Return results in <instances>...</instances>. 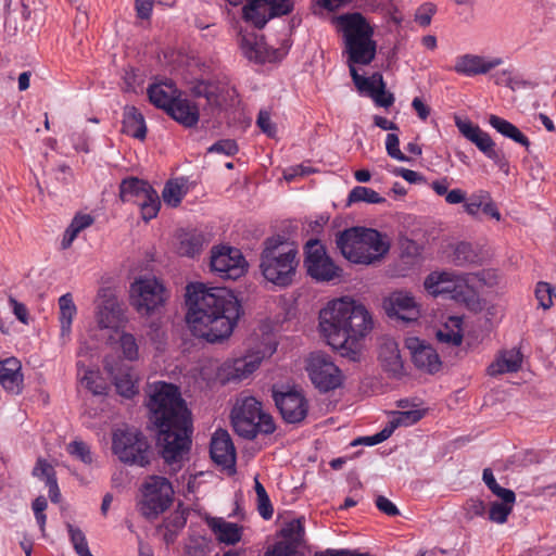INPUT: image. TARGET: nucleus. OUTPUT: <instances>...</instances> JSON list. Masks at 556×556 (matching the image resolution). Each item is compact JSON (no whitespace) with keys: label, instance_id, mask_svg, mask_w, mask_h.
Segmentation results:
<instances>
[{"label":"nucleus","instance_id":"50","mask_svg":"<svg viewBox=\"0 0 556 556\" xmlns=\"http://www.w3.org/2000/svg\"><path fill=\"white\" fill-rule=\"evenodd\" d=\"M515 502H493L489 509V519L496 523H505L513 511Z\"/></svg>","mask_w":556,"mask_h":556},{"label":"nucleus","instance_id":"23","mask_svg":"<svg viewBox=\"0 0 556 556\" xmlns=\"http://www.w3.org/2000/svg\"><path fill=\"white\" fill-rule=\"evenodd\" d=\"M174 121L184 127H194L200 119L199 106L190 99L182 98L181 94L165 111Z\"/></svg>","mask_w":556,"mask_h":556},{"label":"nucleus","instance_id":"22","mask_svg":"<svg viewBox=\"0 0 556 556\" xmlns=\"http://www.w3.org/2000/svg\"><path fill=\"white\" fill-rule=\"evenodd\" d=\"M454 122L462 136L473 143L486 157L496 150L495 142L491 136L482 130L479 125L473 124L469 119H463L459 116H455Z\"/></svg>","mask_w":556,"mask_h":556},{"label":"nucleus","instance_id":"49","mask_svg":"<svg viewBox=\"0 0 556 556\" xmlns=\"http://www.w3.org/2000/svg\"><path fill=\"white\" fill-rule=\"evenodd\" d=\"M472 289L469 287L466 278L457 275L447 298L456 302H467L472 296Z\"/></svg>","mask_w":556,"mask_h":556},{"label":"nucleus","instance_id":"54","mask_svg":"<svg viewBox=\"0 0 556 556\" xmlns=\"http://www.w3.org/2000/svg\"><path fill=\"white\" fill-rule=\"evenodd\" d=\"M67 530L74 549L79 556L86 555L88 552H90L86 536L79 528H75L74 526L68 525Z\"/></svg>","mask_w":556,"mask_h":556},{"label":"nucleus","instance_id":"58","mask_svg":"<svg viewBox=\"0 0 556 556\" xmlns=\"http://www.w3.org/2000/svg\"><path fill=\"white\" fill-rule=\"evenodd\" d=\"M386 150L389 156L400 162H409L410 159L400 150V139L395 134H388L386 138Z\"/></svg>","mask_w":556,"mask_h":556},{"label":"nucleus","instance_id":"42","mask_svg":"<svg viewBox=\"0 0 556 556\" xmlns=\"http://www.w3.org/2000/svg\"><path fill=\"white\" fill-rule=\"evenodd\" d=\"M482 479H483L484 483L486 484V486L491 490V492L494 495H496L497 497H500L502 501H504V502H515L516 501V495H515L514 491H511L509 489L502 488L497 483V481L490 468H485L483 470Z\"/></svg>","mask_w":556,"mask_h":556},{"label":"nucleus","instance_id":"6","mask_svg":"<svg viewBox=\"0 0 556 556\" xmlns=\"http://www.w3.org/2000/svg\"><path fill=\"white\" fill-rule=\"evenodd\" d=\"M345 43L349 64L368 65L376 56L377 45L372 40L374 29L358 12L334 17Z\"/></svg>","mask_w":556,"mask_h":556},{"label":"nucleus","instance_id":"35","mask_svg":"<svg viewBox=\"0 0 556 556\" xmlns=\"http://www.w3.org/2000/svg\"><path fill=\"white\" fill-rule=\"evenodd\" d=\"M94 218L90 214H77L72 219L70 226L66 228L61 245L63 249H68L73 241L77 238L79 232L91 226Z\"/></svg>","mask_w":556,"mask_h":556},{"label":"nucleus","instance_id":"20","mask_svg":"<svg viewBox=\"0 0 556 556\" xmlns=\"http://www.w3.org/2000/svg\"><path fill=\"white\" fill-rule=\"evenodd\" d=\"M383 306L390 317H396L404 321L417 320L420 313L414 296L404 291L393 292L384 301Z\"/></svg>","mask_w":556,"mask_h":556},{"label":"nucleus","instance_id":"30","mask_svg":"<svg viewBox=\"0 0 556 556\" xmlns=\"http://www.w3.org/2000/svg\"><path fill=\"white\" fill-rule=\"evenodd\" d=\"M208 526L218 541L226 544H236L241 539V529L238 525L225 521L222 518H212Z\"/></svg>","mask_w":556,"mask_h":556},{"label":"nucleus","instance_id":"46","mask_svg":"<svg viewBox=\"0 0 556 556\" xmlns=\"http://www.w3.org/2000/svg\"><path fill=\"white\" fill-rule=\"evenodd\" d=\"M211 552L212 542L204 536L190 538L185 547V556H210Z\"/></svg>","mask_w":556,"mask_h":556},{"label":"nucleus","instance_id":"17","mask_svg":"<svg viewBox=\"0 0 556 556\" xmlns=\"http://www.w3.org/2000/svg\"><path fill=\"white\" fill-rule=\"evenodd\" d=\"M406 348L410 351L414 365L429 374L441 369L442 363L437 351L416 337L406 339Z\"/></svg>","mask_w":556,"mask_h":556},{"label":"nucleus","instance_id":"64","mask_svg":"<svg viewBox=\"0 0 556 556\" xmlns=\"http://www.w3.org/2000/svg\"><path fill=\"white\" fill-rule=\"evenodd\" d=\"M314 556H370L369 553H359L352 549H333L327 548L325 551L316 552Z\"/></svg>","mask_w":556,"mask_h":556},{"label":"nucleus","instance_id":"34","mask_svg":"<svg viewBox=\"0 0 556 556\" xmlns=\"http://www.w3.org/2000/svg\"><path fill=\"white\" fill-rule=\"evenodd\" d=\"M204 242L205 239L201 232H185L180 236L177 251L182 256L194 257L201 253Z\"/></svg>","mask_w":556,"mask_h":556},{"label":"nucleus","instance_id":"53","mask_svg":"<svg viewBox=\"0 0 556 556\" xmlns=\"http://www.w3.org/2000/svg\"><path fill=\"white\" fill-rule=\"evenodd\" d=\"M67 452L79 459L86 465H90L92 463V455L90 447L87 443L83 441H73L67 445Z\"/></svg>","mask_w":556,"mask_h":556},{"label":"nucleus","instance_id":"21","mask_svg":"<svg viewBox=\"0 0 556 556\" xmlns=\"http://www.w3.org/2000/svg\"><path fill=\"white\" fill-rule=\"evenodd\" d=\"M454 122L462 136L473 143L486 157L496 150L495 142L491 136L482 130L479 125L473 124L469 119H463L459 116H455Z\"/></svg>","mask_w":556,"mask_h":556},{"label":"nucleus","instance_id":"57","mask_svg":"<svg viewBox=\"0 0 556 556\" xmlns=\"http://www.w3.org/2000/svg\"><path fill=\"white\" fill-rule=\"evenodd\" d=\"M554 289L553 287L544 281H540L535 288V298L539 301V305L547 309L553 305Z\"/></svg>","mask_w":556,"mask_h":556},{"label":"nucleus","instance_id":"5","mask_svg":"<svg viewBox=\"0 0 556 556\" xmlns=\"http://www.w3.org/2000/svg\"><path fill=\"white\" fill-rule=\"evenodd\" d=\"M342 255L352 263L371 264L390 249L382 235L371 228L353 227L339 233L336 240Z\"/></svg>","mask_w":556,"mask_h":556},{"label":"nucleus","instance_id":"55","mask_svg":"<svg viewBox=\"0 0 556 556\" xmlns=\"http://www.w3.org/2000/svg\"><path fill=\"white\" fill-rule=\"evenodd\" d=\"M354 65L355 64H349L350 74L352 76L353 83L355 84L358 91H367L370 94L378 85V79H375L374 75L368 78L359 75Z\"/></svg>","mask_w":556,"mask_h":556},{"label":"nucleus","instance_id":"26","mask_svg":"<svg viewBox=\"0 0 556 556\" xmlns=\"http://www.w3.org/2000/svg\"><path fill=\"white\" fill-rule=\"evenodd\" d=\"M123 320V309L115 298H108L102 301L97 312V323L102 329L118 327Z\"/></svg>","mask_w":556,"mask_h":556},{"label":"nucleus","instance_id":"36","mask_svg":"<svg viewBox=\"0 0 556 556\" xmlns=\"http://www.w3.org/2000/svg\"><path fill=\"white\" fill-rule=\"evenodd\" d=\"M294 9L293 0H266V7L260 12L264 16L265 25L271 18L290 14Z\"/></svg>","mask_w":556,"mask_h":556},{"label":"nucleus","instance_id":"51","mask_svg":"<svg viewBox=\"0 0 556 556\" xmlns=\"http://www.w3.org/2000/svg\"><path fill=\"white\" fill-rule=\"evenodd\" d=\"M123 355L128 361H136L139 355L136 338L131 333L124 332L119 337Z\"/></svg>","mask_w":556,"mask_h":556},{"label":"nucleus","instance_id":"15","mask_svg":"<svg viewBox=\"0 0 556 556\" xmlns=\"http://www.w3.org/2000/svg\"><path fill=\"white\" fill-rule=\"evenodd\" d=\"M304 264L307 274L317 281H330L340 275V268L326 254L324 245L315 239L305 245Z\"/></svg>","mask_w":556,"mask_h":556},{"label":"nucleus","instance_id":"10","mask_svg":"<svg viewBox=\"0 0 556 556\" xmlns=\"http://www.w3.org/2000/svg\"><path fill=\"white\" fill-rule=\"evenodd\" d=\"M168 296L163 282L155 277H139L129 288L130 304L142 316L157 312Z\"/></svg>","mask_w":556,"mask_h":556},{"label":"nucleus","instance_id":"28","mask_svg":"<svg viewBox=\"0 0 556 556\" xmlns=\"http://www.w3.org/2000/svg\"><path fill=\"white\" fill-rule=\"evenodd\" d=\"M522 363V354L517 349L504 351L495 362H493L488 372L491 376L502 375L505 372H516L520 369Z\"/></svg>","mask_w":556,"mask_h":556},{"label":"nucleus","instance_id":"63","mask_svg":"<svg viewBox=\"0 0 556 556\" xmlns=\"http://www.w3.org/2000/svg\"><path fill=\"white\" fill-rule=\"evenodd\" d=\"M464 508L466 511V517L470 520L476 517H481L485 514V504L479 498H469L466 502Z\"/></svg>","mask_w":556,"mask_h":556},{"label":"nucleus","instance_id":"47","mask_svg":"<svg viewBox=\"0 0 556 556\" xmlns=\"http://www.w3.org/2000/svg\"><path fill=\"white\" fill-rule=\"evenodd\" d=\"M258 361L248 362L245 359H236L232 364V371L228 374V380H242L249 377L258 367Z\"/></svg>","mask_w":556,"mask_h":556},{"label":"nucleus","instance_id":"56","mask_svg":"<svg viewBox=\"0 0 556 556\" xmlns=\"http://www.w3.org/2000/svg\"><path fill=\"white\" fill-rule=\"evenodd\" d=\"M238 151V143L233 139H220L207 148V153H218L227 156H233Z\"/></svg>","mask_w":556,"mask_h":556},{"label":"nucleus","instance_id":"24","mask_svg":"<svg viewBox=\"0 0 556 556\" xmlns=\"http://www.w3.org/2000/svg\"><path fill=\"white\" fill-rule=\"evenodd\" d=\"M148 97L150 102L164 111L180 96L176 84L172 79H165L153 83L148 87Z\"/></svg>","mask_w":556,"mask_h":556},{"label":"nucleus","instance_id":"12","mask_svg":"<svg viewBox=\"0 0 556 556\" xmlns=\"http://www.w3.org/2000/svg\"><path fill=\"white\" fill-rule=\"evenodd\" d=\"M306 370L312 383L320 392L334 390L343 382L340 368L330 356L323 353H313L309 356Z\"/></svg>","mask_w":556,"mask_h":556},{"label":"nucleus","instance_id":"25","mask_svg":"<svg viewBox=\"0 0 556 556\" xmlns=\"http://www.w3.org/2000/svg\"><path fill=\"white\" fill-rule=\"evenodd\" d=\"M0 384L5 391L14 394L22 391V364L16 357L0 361Z\"/></svg>","mask_w":556,"mask_h":556},{"label":"nucleus","instance_id":"1","mask_svg":"<svg viewBox=\"0 0 556 556\" xmlns=\"http://www.w3.org/2000/svg\"><path fill=\"white\" fill-rule=\"evenodd\" d=\"M147 406L155 426L156 444L170 473L182 467L191 446L190 414L178 387L167 382L152 386Z\"/></svg>","mask_w":556,"mask_h":556},{"label":"nucleus","instance_id":"48","mask_svg":"<svg viewBox=\"0 0 556 556\" xmlns=\"http://www.w3.org/2000/svg\"><path fill=\"white\" fill-rule=\"evenodd\" d=\"M254 489L257 497L258 513L264 519L268 520L273 517L274 514V508L270 503L269 496L264 485L257 479H255Z\"/></svg>","mask_w":556,"mask_h":556},{"label":"nucleus","instance_id":"62","mask_svg":"<svg viewBox=\"0 0 556 556\" xmlns=\"http://www.w3.org/2000/svg\"><path fill=\"white\" fill-rule=\"evenodd\" d=\"M47 506H48V503L43 496H38L33 502V505H31L36 521H37L41 532H45V529H46L47 516L45 514V510H46Z\"/></svg>","mask_w":556,"mask_h":556},{"label":"nucleus","instance_id":"2","mask_svg":"<svg viewBox=\"0 0 556 556\" xmlns=\"http://www.w3.org/2000/svg\"><path fill=\"white\" fill-rule=\"evenodd\" d=\"M186 305L190 330L211 343L229 338L240 316V303L229 290L201 282L187 286Z\"/></svg>","mask_w":556,"mask_h":556},{"label":"nucleus","instance_id":"61","mask_svg":"<svg viewBox=\"0 0 556 556\" xmlns=\"http://www.w3.org/2000/svg\"><path fill=\"white\" fill-rule=\"evenodd\" d=\"M489 124L501 135H503L506 138H509L511 136V132L517 128L514 124L510 122L497 116V115H491L489 117Z\"/></svg>","mask_w":556,"mask_h":556},{"label":"nucleus","instance_id":"39","mask_svg":"<svg viewBox=\"0 0 556 556\" xmlns=\"http://www.w3.org/2000/svg\"><path fill=\"white\" fill-rule=\"evenodd\" d=\"M452 260L455 265L464 266L467 264H477L480 257L472 244L468 242H459L454 249Z\"/></svg>","mask_w":556,"mask_h":556},{"label":"nucleus","instance_id":"14","mask_svg":"<svg viewBox=\"0 0 556 556\" xmlns=\"http://www.w3.org/2000/svg\"><path fill=\"white\" fill-rule=\"evenodd\" d=\"M210 266L218 277L230 280L240 278L247 270V262L241 251L228 245L212 249Z\"/></svg>","mask_w":556,"mask_h":556},{"label":"nucleus","instance_id":"37","mask_svg":"<svg viewBox=\"0 0 556 556\" xmlns=\"http://www.w3.org/2000/svg\"><path fill=\"white\" fill-rule=\"evenodd\" d=\"M264 7H266V0H247V4L242 8L243 20L251 23L255 28H264L265 20L260 14Z\"/></svg>","mask_w":556,"mask_h":556},{"label":"nucleus","instance_id":"7","mask_svg":"<svg viewBox=\"0 0 556 556\" xmlns=\"http://www.w3.org/2000/svg\"><path fill=\"white\" fill-rule=\"evenodd\" d=\"M230 417L235 432L247 440H253L258 434L268 435L276 430L273 416L263 410L256 397L245 393L237 397Z\"/></svg>","mask_w":556,"mask_h":556},{"label":"nucleus","instance_id":"18","mask_svg":"<svg viewBox=\"0 0 556 556\" xmlns=\"http://www.w3.org/2000/svg\"><path fill=\"white\" fill-rule=\"evenodd\" d=\"M503 64V59H485L478 54L466 53L455 59L453 71L459 75L473 77L483 75Z\"/></svg>","mask_w":556,"mask_h":556},{"label":"nucleus","instance_id":"16","mask_svg":"<svg viewBox=\"0 0 556 556\" xmlns=\"http://www.w3.org/2000/svg\"><path fill=\"white\" fill-rule=\"evenodd\" d=\"M104 368L112 377L119 395L131 399L138 394L139 378L135 374L132 366L125 364L123 361H118L114 365L106 362Z\"/></svg>","mask_w":556,"mask_h":556},{"label":"nucleus","instance_id":"13","mask_svg":"<svg viewBox=\"0 0 556 556\" xmlns=\"http://www.w3.org/2000/svg\"><path fill=\"white\" fill-rule=\"evenodd\" d=\"M273 399L282 419L287 424L298 425L304 421L309 404L302 390L296 388H273Z\"/></svg>","mask_w":556,"mask_h":556},{"label":"nucleus","instance_id":"33","mask_svg":"<svg viewBox=\"0 0 556 556\" xmlns=\"http://www.w3.org/2000/svg\"><path fill=\"white\" fill-rule=\"evenodd\" d=\"M462 324L460 317H450L448 321L437 331L438 341L452 346L460 345L463 341Z\"/></svg>","mask_w":556,"mask_h":556},{"label":"nucleus","instance_id":"32","mask_svg":"<svg viewBox=\"0 0 556 556\" xmlns=\"http://www.w3.org/2000/svg\"><path fill=\"white\" fill-rule=\"evenodd\" d=\"M239 45L243 55L255 62H263L265 60L263 53V42L254 33H239Z\"/></svg>","mask_w":556,"mask_h":556},{"label":"nucleus","instance_id":"45","mask_svg":"<svg viewBox=\"0 0 556 556\" xmlns=\"http://www.w3.org/2000/svg\"><path fill=\"white\" fill-rule=\"evenodd\" d=\"M422 417L424 412L419 409L397 412L388 427L392 429L393 433L396 428L412 426L418 422Z\"/></svg>","mask_w":556,"mask_h":556},{"label":"nucleus","instance_id":"29","mask_svg":"<svg viewBox=\"0 0 556 556\" xmlns=\"http://www.w3.org/2000/svg\"><path fill=\"white\" fill-rule=\"evenodd\" d=\"M123 132L140 140L146 138L147 127L144 117L137 108L126 106L124 109Z\"/></svg>","mask_w":556,"mask_h":556},{"label":"nucleus","instance_id":"40","mask_svg":"<svg viewBox=\"0 0 556 556\" xmlns=\"http://www.w3.org/2000/svg\"><path fill=\"white\" fill-rule=\"evenodd\" d=\"M348 200L350 203L366 202L371 204H379L386 202V199L374 189L362 186L354 187L350 191Z\"/></svg>","mask_w":556,"mask_h":556},{"label":"nucleus","instance_id":"19","mask_svg":"<svg viewBox=\"0 0 556 556\" xmlns=\"http://www.w3.org/2000/svg\"><path fill=\"white\" fill-rule=\"evenodd\" d=\"M210 454L212 460L225 469H233L236 448L227 430L218 429L211 439Z\"/></svg>","mask_w":556,"mask_h":556},{"label":"nucleus","instance_id":"60","mask_svg":"<svg viewBox=\"0 0 556 556\" xmlns=\"http://www.w3.org/2000/svg\"><path fill=\"white\" fill-rule=\"evenodd\" d=\"M264 556H300L294 544L287 542H276L265 552Z\"/></svg>","mask_w":556,"mask_h":556},{"label":"nucleus","instance_id":"4","mask_svg":"<svg viewBox=\"0 0 556 556\" xmlns=\"http://www.w3.org/2000/svg\"><path fill=\"white\" fill-rule=\"evenodd\" d=\"M298 265V249L285 237L278 235L264 241L260 268L268 282L281 288L290 286Z\"/></svg>","mask_w":556,"mask_h":556},{"label":"nucleus","instance_id":"44","mask_svg":"<svg viewBox=\"0 0 556 556\" xmlns=\"http://www.w3.org/2000/svg\"><path fill=\"white\" fill-rule=\"evenodd\" d=\"M374 78L378 79V85L370 93V97L378 106L390 108L395 100L393 93L386 91V84L381 74L375 73Z\"/></svg>","mask_w":556,"mask_h":556},{"label":"nucleus","instance_id":"27","mask_svg":"<svg viewBox=\"0 0 556 556\" xmlns=\"http://www.w3.org/2000/svg\"><path fill=\"white\" fill-rule=\"evenodd\" d=\"M456 276L452 271H432L425 279V289L433 296L442 295L447 298Z\"/></svg>","mask_w":556,"mask_h":556},{"label":"nucleus","instance_id":"43","mask_svg":"<svg viewBox=\"0 0 556 556\" xmlns=\"http://www.w3.org/2000/svg\"><path fill=\"white\" fill-rule=\"evenodd\" d=\"M388 370L397 372L402 368L401 357L394 342L386 343L379 354Z\"/></svg>","mask_w":556,"mask_h":556},{"label":"nucleus","instance_id":"3","mask_svg":"<svg viewBox=\"0 0 556 556\" xmlns=\"http://www.w3.org/2000/svg\"><path fill=\"white\" fill-rule=\"evenodd\" d=\"M374 321L367 308L354 300L330 301L319 313V328L329 345L341 355L357 361L361 341L371 331Z\"/></svg>","mask_w":556,"mask_h":556},{"label":"nucleus","instance_id":"8","mask_svg":"<svg viewBox=\"0 0 556 556\" xmlns=\"http://www.w3.org/2000/svg\"><path fill=\"white\" fill-rule=\"evenodd\" d=\"M112 451L126 465L146 467L150 464V444L144 434L136 428L114 430Z\"/></svg>","mask_w":556,"mask_h":556},{"label":"nucleus","instance_id":"9","mask_svg":"<svg viewBox=\"0 0 556 556\" xmlns=\"http://www.w3.org/2000/svg\"><path fill=\"white\" fill-rule=\"evenodd\" d=\"M119 198L124 203L136 204L144 222L155 218L161 208L155 189L147 180L137 177H127L121 181Z\"/></svg>","mask_w":556,"mask_h":556},{"label":"nucleus","instance_id":"31","mask_svg":"<svg viewBox=\"0 0 556 556\" xmlns=\"http://www.w3.org/2000/svg\"><path fill=\"white\" fill-rule=\"evenodd\" d=\"M59 308H60V326H61V337L68 338L71 334V328L73 318L77 313V307L74 303L73 296L71 293H65L59 298Z\"/></svg>","mask_w":556,"mask_h":556},{"label":"nucleus","instance_id":"11","mask_svg":"<svg viewBox=\"0 0 556 556\" xmlns=\"http://www.w3.org/2000/svg\"><path fill=\"white\" fill-rule=\"evenodd\" d=\"M142 493L141 513L146 517L152 518L169 507L174 491L166 478L153 476L143 484Z\"/></svg>","mask_w":556,"mask_h":556},{"label":"nucleus","instance_id":"59","mask_svg":"<svg viewBox=\"0 0 556 556\" xmlns=\"http://www.w3.org/2000/svg\"><path fill=\"white\" fill-rule=\"evenodd\" d=\"M486 200H490V193L484 190H479L478 192L471 194L468 202L465 204V211L469 215H477L479 210L483 207Z\"/></svg>","mask_w":556,"mask_h":556},{"label":"nucleus","instance_id":"52","mask_svg":"<svg viewBox=\"0 0 556 556\" xmlns=\"http://www.w3.org/2000/svg\"><path fill=\"white\" fill-rule=\"evenodd\" d=\"M81 382L96 395H102L106 392V383L93 370L86 371Z\"/></svg>","mask_w":556,"mask_h":556},{"label":"nucleus","instance_id":"38","mask_svg":"<svg viewBox=\"0 0 556 556\" xmlns=\"http://www.w3.org/2000/svg\"><path fill=\"white\" fill-rule=\"evenodd\" d=\"M280 534L283 538L281 542L294 544L295 548H299V546L303 543L305 534L303 520L299 518L287 522L286 526L281 529Z\"/></svg>","mask_w":556,"mask_h":556},{"label":"nucleus","instance_id":"41","mask_svg":"<svg viewBox=\"0 0 556 556\" xmlns=\"http://www.w3.org/2000/svg\"><path fill=\"white\" fill-rule=\"evenodd\" d=\"M185 194L186 190L184 189V185L179 184L177 180L167 181L162 191V198L165 204L172 207H177L181 203Z\"/></svg>","mask_w":556,"mask_h":556}]
</instances>
